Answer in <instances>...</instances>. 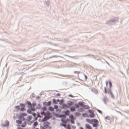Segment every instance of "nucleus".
<instances>
[{
	"instance_id": "0eeeda50",
	"label": "nucleus",
	"mask_w": 129,
	"mask_h": 129,
	"mask_svg": "<svg viewBox=\"0 0 129 129\" xmlns=\"http://www.w3.org/2000/svg\"><path fill=\"white\" fill-rule=\"evenodd\" d=\"M49 125H50V123L49 122H45L43 123V128H47V127H49Z\"/></svg>"
},
{
	"instance_id": "2eb2a0df",
	"label": "nucleus",
	"mask_w": 129,
	"mask_h": 129,
	"mask_svg": "<svg viewBox=\"0 0 129 129\" xmlns=\"http://www.w3.org/2000/svg\"><path fill=\"white\" fill-rule=\"evenodd\" d=\"M82 116H83L84 117H88V115L86 113H83L82 114Z\"/></svg>"
},
{
	"instance_id": "dca6fc26",
	"label": "nucleus",
	"mask_w": 129,
	"mask_h": 129,
	"mask_svg": "<svg viewBox=\"0 0 129 129\" xmlns=\"http://www.w3.org/2000/svg\"><path fill=\"white\" fill-rule=\"evenodd\" d=\"M65 114H66V115H69V114H70V111H66L65 112Z\"/></svg>"
},
{
	"instance_id": "6ab92c4d",
	"label": "nucleus",
	"mask_w": 129,
	"mask_h": 129,
	"mask_svg": "<svg viewBox=\"0 0 129 129\" xmlns=\"http://www.w3.org/2000/svg\"><path fill=\"white\" fill-rule=\"evenodd\" d=\"M103 101H104V103H106L108 101V100H107V99L105 98L103 99Z\"/></svg>"
},
{
	"instance_id": "aec40b11",
	"label": "nucleus",
	"mask_w": 129,
	"mask_h": 129,
	"mask_svg": "<svg viewBox=\"0 0 129 129\" xmlns=\"http://www.w3.org/2000/svg\"><path fill=\"white\" fill-rule=\"evenodd\" d=\"M16 122L17 123H19V124H21V123H22V121L18 120L16 121Z\"/></svg>"
},
{
	"instance_id": "c85d7f7f",
	"label": "nucleus",
	"mask_w": 129,
	"mask_h": 129,
	"mask_svg": "<svg viewBox=\"0 0 129 129\" xmlns=\"http://www.w3.org/2000/svg\"><path fill=\"white\" fill-rule=\"evenodd\" d=\"M32 114H33V116L36 117V113H32Z\"/></svg>"
},
{
	"instance_id": "5701e85b",
	"label": "nucleus",
	"mask_w": 129,
	"mask_h": 129,
	"mask_svg": "<svg viewBox=\"0 0 129 129\" xmlns=\"http://www.w3.org/2000/svg\"><path fill=\"white\" fill-rule=\"evenodd\" d=\"M111 97H112V98H114V95H113V94L112 93V92L110 94Z\"/></svg>"
},
{
	"instance_id": "2f4dec72",
	"label": "nucleus",
	"mask_w": 129,
	"mask_h": 129,
	"mask_svg": "<svg viewBox=\"0 0 129 129\" xmlns=\"http://www.w3.org/2000/svg\"><path fill=\"white\" fill-rule=\"evenodd\" d=\"M96 125H97L96 124H95L94 125V126H96Z\"/></svg>"
},
{
	"instance_id": "473e14b6",
	"label": "nucleus",
	"mask_w": 129,
	"mask_h": 129,
	"mask_svg": "<svg viewBox=\"0 0 129 129\" xmlns=\"http://www.w3.org/2000/svg\"><path fill=\"white\" fill-rule=\"evenodd\" d=\"M71 97H73V96H72V95H70Z\"/></svg>"
},
{
	"instance_id": "20e7f679",
	"label": "nucleus",
	"mask_w": 129,
	"mask_h": 129,
	"mask_svg": "<svg viewBox=\"0 0 129 129\" xmlns=\"http://www.w3.org/2000/svg\"><path fill=\"white\" fill-rule=\"evenodd\" d=\"M17 109H19V110H21V111H24L25 110V105L22 104L20 106H18L16 107Z\"/></svg>"
},
{
	"instance_id": "9d476101",
	"label": "nucleus",
	"mask_w": 129,
	"mask_h": 129,
	"mask_svg": "<svg viewBox=\"0 0 129 129\" xmlns=\"http://www.w3.org/2000/svg\"><path fill=\"white\" fill-rule=\"evenodd\" d=\"M70 118L72 123H75V122L74 121V117L73 116V115L70 116Z\"/></svg>"
},
{
	"instance_id": "f257e3e1",
	"label": "nucleus",
	"mask_w": 129,
	"mask_h": 129,
	"mask_svg": "<svg viewBox=\"0 0 129 129\" xmlns=\"http://www.w3.org/2000/svg\"><path fill=\"white\" fill-rule=\"evenodd\" d=\"M47 108L46 107H44L42 109V111L41 113L38 115L39 117H43L44 115H45V117L42 119V121H46V120H48V118L50 117H52V114L50 113V112L47 111V113H45V111L46 110Z\"/></svg>"
},
{
	"instance_id": "4be33fe9",
	"label": "nucleus",
	"mask_w": 129,
	"mask_h": 129,
	"mask_svg": "<svg viewBox=\"0 0 129 129\" xmlns=\"http://www.w3.org/2000/svg\"><path fill=\"white\" fill-rule=\"evenodd\" d=\"M71 111H74V110H75V107H71Z\"/></svg>"
},
{
	"instance_id": "6e6552de",
	"label": "nucleus",
	"mask_w": 129,
	"mask_h": 129,
	"mask_svg": "<svg viewBox=\"0 0 129 129\" xmlns=\"http://www.w3.org/2000/svg\"><path fill=\"white\" fill-rule=\"evenodd\" d=\"M112 92H111V90L110 89H109L107 90H106V87L104 88V93H105V94H106V93H108V94H110L112 93Z\"/></svg>"
},
{
	"instance_id": "ddd939ff",
	"label": "nucleus",
	"mask_w": 129,
	"mask_h": 129,
	"mask_svg": "<svg viewBox=\"0 0 129 129\" xmlns=\"http://www.w3.org/2000/svg\"><path fill=\"white\" fill-rule=\"evenodd\" d=\"M86 127L88 129H92V127H91L89 124H86Z\"/></svg>"
},
{
	"instance_id": "9b49d317",
	"label": "nucleus",
	"mask_w": 129,
	"mask_h": 129,
	"mask_svg": "<svg viewBox=\"0 0 129 129\" xmlns=\"http://www.w3.org/2000/svg\"><path fill=\"white\" fill-rule=\"evenodd\" d=\"M58 107L56 105L54 106V109H56L57 112H61V110H58Z\"/></svg>"
},
{
	"instance_id": "72a5a7b5",
	"label": "nucleus",
	"mask_w": 129,
	"mask_h": 129,
	"mask_svg": "<svg viewBox=\"0 0 129 129\" xmlns=\"http://www.w3.org/2000/svg\"><path fill=\"white\" fill-rule=\"evenodd\" d=\"M36 129H39V128H36Z\"/></svg>"
},
{
	"instance_id": "39448f33",
	"label": "nucleus",
	"mask_w": 129,
	"mask_h": 129,
	"mask_svg": "<svg viewBox=\"0 0 129 129\" xmlns=\"http://www.w3.org/2000/svg\"><path fill=\"white\" fill-rule=\"evenodd\" d=\"M80 105L81 106H82L83 107H86V108L87 109H88V108H89V107L88 106H87V105L84 106V102H79V105H77V107L79 108V106H80Z\"/></svg>"
},
{
	"instance_id": "b1692460",
	"label": "nucleus",
	"mask_w": 129,
	"mask_h": 129,
	"mask_svg": "<svg viewBox=\"0 0 129 129\" xmlns=\"http://www.w3.org/2000/svg\"><path fill=\"white\" fill-rule=\"evenodd\" d=\"M74 73L75 74H80V72H78V71H75Z\"/></svg>"
},
{
	"instance_id": "a878e982",
	"label": "nucleus",
	"mask_w": 129,
	"mask_h": 129,
	"mask_svg": "<svg viewBox=\"0 0 129 129\" xmlns=\"http://www.w3.org/2000/svg\"><path fill=\"white\" fill-rule=\"evenodd\" d=\"M34 126L38 125V122H35L34 123Z\"/></svg>"
},
{
	"instance_id": "1a4fd4ad",
	"label": "nucleus",
	"mask_w": 129,
	"mask_h": 129,
	"mask_svg": "<svg viewBox=\"0 0 129 129\" xmlns=\"http://www.w3.org/2000/svg\"><path fill=\"white\" fill-rule=\"evenodd\" d=\"M33 118V117L32 116H29L28 117V124H32V121H31V120Z\"/></svg>"
},
{
	"instance_id": "f3484780",
	"label": "nucleus",
	"mask_w": 129,
	"mask_h": 129,
	"mask_svg": "<svg viewBox=\"0 0 129 129\" xmlns=\"http://www.w3.org/2000/svg\"><path fill=\"white\" fill-rule=\"evenodd\" d=\"M49 110H50V111H53L54 110V108H53L52 107H49Z\"/></svg>"
},
{
	"instance_id": "393cba45",
	"label": "nucleus",
	"mask_w": 129,
	"mask_h": 129,
	"mask_svg": "<svg viewBox=\"0 0 129 129\" xmlns=\"http://www.w3.org/2000/svg\"><path fill=\"white\" fill-rule=\"evenodd\" d=\"M47 105H48V106H50V105H51V101H49L47 103Z\"/></svg>"
},
{
	"instance_id": "7c9ffc66",
	"label": "nucleus",
	"mask_w": 129,
	"mask_h": 129,
	"mask_svg": "<svg viewBox=\"0 0 129 129\" xmlns=\"http://www.w3.org/2000/svg\"><path fill=\"white\" fill-rule=\"evenodd\" d=\"M85 77L86 79H87V77L86 76V75H85Z\"/></svg>"
},
{
	"instance_id": "a211bd4d",
	"label": "nucleus",
	"mask_w": 129,
	"mask_h": 129,
	"mask_svg": "<svg viewBox=\"0 0 129 129\" xmlns=\"http://www.w3.org/2000/svg\"><path fill=\"white\" fill-rule=\"evenodd\" d=\"M109 84L110 88H111V87H112V84L111 83V82H110V81H109Z\"/></svg>"
},
{
	"instance_id": "f03ea898",
	"label": "nucleus",
	"mask_w": 129,
	"mask_h": 129,
	"mask_svg": "<svg viewBox=\"0 0 129 129\" xmlns=\"http://www.w3.org/2000/svg\"><path fill=\"white\" fill-rule=\"evenodd\" d=\"M61 121L63 122L61 124V126H64L66 129H71L70 124H69L70 120L66 117V116L64 115L63 117L61 119Z\"/></svg>"
},
{
	"instance_id": "f8f14e48",
	"label": "nucleus",
	"mask_w": 129,
	"mask_h": 129,
	"mask_svg": "<svg viewBox=\"0 0 129 129\" xmlns=\"http://www.w3.org/2000/svg\"><path fill=\"white\" fill-rule=\"evenodd\" d=\"M105 119H106V121L107 122H110V117L106 116L105 117Z\"/></svg>"
},
{
	"instance_id": "c756f323",
	"label": "nucleus",
	"mask_w": 129,
	"mask_h": 129,
	"mask_svg": "<svg viewBox=\"0 0 129 129\" xmlns=\"http://www.w3.org/2000/svg\"><path fill=\"white\" fill-rule=\"evenodd\" d=\"M98 111L99 113H101V111L100 110H98Z\"/></svg>"
},
{
	"instance_id": "bb28decb",
	"label": "nucleus",
	"mask_w": 129,
	"mask_h": 129,
	"mask_svg": "<svg viewBox=\"0 0 129 129\" xmlns=\"http://www.w3.org/2000/svg\"><path fill=\"white\" fill-rule=\"evenodd\" d=\"M105 83H106V86H107L108 85V82L107 81H106Z\"/></svg>"
},
{
	"instance_id": "423d86ee",
	"label": "nucleus",
	"mask_w": 129,
	"mask_h": 129,
	"mask_svg": "<svg viewBox=\"0 0 129 129\" xmlns=\"http://www.w3.org/2000/svg\"><path fill=\"white\" fill-rule=\"evenodd\" d=\"M87 122H88L89 123H90L92 124V122H98V120L96 119H86Z\"/></svg>"
},
{
	"instance_id": "cd10ccee",
	"label": "nucleus",
	"mask_w": 129,
	"mask_h": 129,
	"mask_svg": "<svg viewBox=\"0 0 129 129\" xmlns=\"http://www.w3.org/2000/svg\"><path fill=\"white\" fill-rule=\"evenodd\" d=\"M26 124H27V123H24V125H22V127H25L26 126Z\"/></svg>"
},
{
	"instance_id": "7ed1b4c3",
	"label": "nucleus",
	"mask_w": 129,
	"mask_h": 129,
	"mask_svg": "<svg viewBox=\"0 0 129 129\" xmlns=\"http://www.w3.org/2000/svg\"><path fill=\"white\" fill-rule=\"evenodd\" d=\"M27 104H28L29 109L27 110L28 113H31L32 111H35V106H36V104L31 103V102L27 101Z\"/></svg>"
},
{
	"instance_id": "412c9836",
	"label": "nucleus",
	"mask_w": 129,
	"mask_h": 129,
	"mask_svg": "<svg viewBox=\"0 0 129 129\" xmlns=\"http://www.w3.org/2000/svg\"><path fill=\"white\" fill-rule=\"evenodd\" d=\"M63 107L64 109L68 108V107L67 106V105H66V104H63Z\"/></svg>"
},
{
	"instance_id": "4468645a",
	"label": "nucleus",
	"mask_w": 129,
	"mask_h": 129,
	"mask_svg": "<svg viewBox=\"0 0 129 129\" xmlns=\"http://www.w3.org/2000/svg\"><path fill=\"white\" fill-rule=\"evenodd\" d=\"M22 116H27V113H21L20 115V117H22Z\"/></svg>"
}]
</instances>
